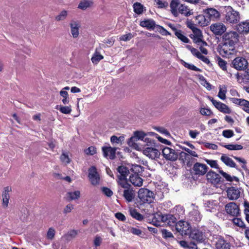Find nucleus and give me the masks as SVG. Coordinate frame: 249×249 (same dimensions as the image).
Wrapping results in <instances>:
<instances>
[{
    "mask_svg": "<svg viewBox=\"0 0 249 249\" xmlns=\"http://www.w3.org/2000/svg\"><path fill=\"white\" fill-rule=\"evenodd\" d=\"M148 135L151 136L157 135L154 132L145 133L143 131H135L133 132V135L128 140L127 144L130 147L135 150H141V147L143 145L138 142V141H142L145 144L147 143H153V139L146 137Z\"/></svg>",
    "mask_w": 249,
    "mask_h": 249,
    "instance_id": "f257e3e1",
    "label": "nucleus"
},
{
    "mask_svg": "<svg viewBox=\"0 0 249 249\" xmlns=\"http://www.w3.org/2000/svg\"><path fill=\"white\" fill-rule=\"evenodd\" d=\"M141 150H137L142 152L143 154L152 160L159 159L160 155V152L157 148L156 142L153 140V143H147L141 147Z\"/></svg>",
    "mask_w": 249,
    "mask_h": 249,
    "instance_id": "f03ea898",
    "label": "nucleus"
},
{
    "mask_svg": "<svg viewBox=\"0 0 249 249\" xmlns=\"http://www.w3.org/2000/svg\"><path fill=\"white\" fill-rule=\"evenodd\" d=\"M142 167L139 165H133L132 170L135 173L130 176L129 181L135 186L141 187L142 185L143 179L136 173L142 171Z\"/></svg>",
    "mask_w": 249,
    "mask_h": 249,
    "instance_id": "7ed1b4c3",
    "label": "nucleus"
},
{
    "mask_svg": "<svg viewBox=\"0 0 249 249\" xmlns=\"http://www.w3.org/2000/svg\"><path fill=\"white\" fill-rule=\"evenodd\" d=\"M138 197L142 204H149L154 201L155 196L154 193L145 188H141L138 192Z\"/></svg>",
    "mask_w": 249,
    "mask_h": 249,
    "instance_id": "20e7f679",
    "label": "nucleus"
},
{
    "mask_svg": "<svg viewBox=\"0 0 249 249\" xmlns=\"http://www.w3.org/2000/svg\"><path fill=\"white\" fill-rule=\"evenodd\" d=\"M117 170L119 173L118 175V183L124 188H127L129 185L126 182V177L129 173V170L124 166H120Z\"/></svg>",
    "mask_w": 249,
    "mask_h": 249,
    "instance_id": "39448f33",
    "label": "nucleus"
},
{
    "mask_svg": "<svg viewBox=\"0 0 249 249\" xmlns=\"http://www.w3.org/2000/svg\"><path fill=\"white\" fill-rule=\"evenodd\" d=\"M235 45H229L228 43L223 42V43L218 48V52L223 57H229L236 53Z\"/></svg>",
    "mask_w": 249,
    "mask_h": 249,
    "instance_id": "423d86ee",
    "label": "nucleus"
},
{
    "mask_svg": "<svg viewBox=\"0 0 249 249\" xmlns=\"http://www.w3.org/2000/svg\"><path fill=\"white\" fill-rule=\"evenodd\" d=\"M225 19L230 23H236L239 21L240 17L238 12L234 11L231 7L226 8Z\"/></svg>",
    "mask_w": 249,
    "mask_h": 249,
    "instance_id": "0eeeda50",
    "label": "nucleus"
},
{
    "mask_svg": "<svg viewBox=\"0 0 249 249\" xmlns=\"http://www.w3.org/2000/svg\"><path fill=\"white\" fill-rule=\"evenodd\" d=\"M222 39L229 45H235L239 41V35L235 31L228 32L223 35Z\"/></svg>",
    "mask_w": 249,
    "mask_h": 249,
    "instance_id": "6e6552de",
    "label": "nucleus"
},
{
    "mask_svg": "<svg viewBox=\"0 0 249 249\" xmlns=\"http://www.w3.org/2000/svg\"><path fill=\"white\" fill-rule=\"evenodd\" d=\"M176 229L182 235H189L192 230L190 224L183 220H180L176 224Z\"/></svg>",
    "mask_w": 249,
    "mask_h": 249,
    "instance_id": "1a4fd4ad",
    "label": "nucleus"
},
{
    "mask_svg": "<svg viewBox=\"0 0 249 249\" xmlns=\"http://www.w3.org/2000/svg\"><path fill=\"white\" fill-rule=\"evenodd\" d=\"M88 177L91 184L97 186L100 184V178L95 166H91L89 169Z\"/></svg>",
    "mask_w": 249,
    "mask_h": 249,
    "instance_id": "9d476101",
    "label": "nucleus"
},
{
    "mask_svg": "<svg viewBox=\"0 0 249 249\" xmlns=\"http://www.w3.org/2000/svg\"><path fill=\"white\" fill-rule=\"evenodd\" d=\"M162 153L163 157L167 160L175 161L178 157V154L176 151L168 147L162 149Z\"/></svg>",
    "mask_w": 249,
    "mask_h": 249,
    "instance_id": "9b49d317",
    "label": "nucleus"
},
{
    "mask_svg": "<svg viewBox=\"0 0 249 249\" xmlns=\"http://www.w3.org/2000/svg\"><path fill=\"white\" fill-rule=\"evenodd\" d=\"M208 169V167L206 164L199 162L195 163L192 168L193 173L198 176L204 175L207 172Z\"/></svg>",
    "mask_w": 249,
    "mask_h": 249,
    "instance_id": "f8f14e48",
    "label": "nucleus"
},
{
    "mask_svg": "<svg viewBox=\"0 0 249 249\" xmlns=\"http://www.w3.org/2000/svg\"><path fill=\"white\" fill-rule=\"evenodd\" d=\"M210 30L216 36H221L227 30L226 26L221 22L213 23L210 27Z\"/></svg>",
    "mask_w": 249,
    "mask_h": 249,
    "instance_id": "ddd939ff",
    "label": "nucleus"
},
{
    "mask_svg": "<svg viewBox=\"0 0 249 249\" xmlns=\"http://www.w3.org/2000/svg\"><path fill=\"white\" fill-rule=\"evenodd\" d=\"M208 98L212 102L213 106L220 112L226 113L230 114L231 113V109L228 107V106L220 102L214 100L213 98L208 96Z\"/></svg>",
    "mask_w": 249,
    "mask_h": 249,
    "instance_id": "4468645a",
    "label": "nucleus"
},
{
    "mask_svg": "<svg viewBox=\"0 0 249 249\" xmlns=\"http://www.w3.org/2000/svg\"><path fill=\"white\" fill-rule=\"evenodd\" d=\"M242 190L241 188L235 187H229L227 190V197L231 200H237L242 194Z\"/></svg>",
    "mask_w": 249,
    "mask_h": 249,
    "instance_id": "2eb2a0df",
    "label": "nucleus"
},
{
    "mask_svg": "<svg viewBox=\"0 0 249 249\" xmlns=\"http://www.w3.org/2000/svg\"><path fill=\"white\" fill-rule=\"evenodd\" d=\"M190 37L193 39L194 42L198 45H200V44L203 45H207V43L203 40V36L201 31L198 28L193 29V34L190 36Z\"/></svg>",
    "mask_w": 249,
    "mask_h": 249,
    "instance_id": "dca6fc26",
    "label": "nucleus"
},
{
    "mask_svg": "<svg viewBox=\"0 0 249 249\" xmlns=\"http://www.w3.org/2000/svg\"><path fill=\"white\" fill-rule=\"evenodd\" d=\"M227 213L233 216H237L240 214L239 206L234 202H230L225 206Z\"/></svg>",
    "mask_w": 249,
    "mask_h": 249,
    "instance_id": "f3484780",
    "label": "nucleus"
},
{
    "mask_svg": "<svg viewBox=\"0 0 249 249\" xmlns=\"http://www.w3.org/2000/svg\"><path fill=\"white\" fill-rule=\"evenodd\" d=\"M233 67L237 70H242L246 69L248 66L247 60L243 57L235 58L232 63Z\"/></svg>",
    "mask_w": 249,
    "mask_h": 249,
    "instance_id": "a211bd4d",
    "label": "nucleus"
},
{
    "mask_svg": "<svg viewBox=\"0 0 249 249\" xmlns=\"http://www.w3.org/2000/svg\"><path fill=\"white\" fill-rule=\"evenodd\" d=\"M189 235L190 238L198 242L201 243L204 240L203 232L198 229L191 230Z\"/></svg>",
    "mask_w": 249,
    "mask_h": 249,
    "instance_id": "6ab92c4d",
    "label": "nucleus"
},
{
    "mask_svg": "<svg viewBox=\"0 0 249 249\" xmlns=\"http://www.w3.org/2000/svg\"><path fill=\"white\" fill-rule=\"evenodd\" d=\"M104 156L109 159H114L115 157V153L117 148L111 146H103L102 148Z\"/></svg>",
    "mask_w": 249,
    "mask_h": 249,
    "instance_id": "aec40b11",
    "label": "nucleus"
},
{
    "mask_svg": "<svg viewBox=\"0 0 249 249\" xmlns=\"http://www.w3.org/2000/svg\"><path fill=\"white\" fill-rule=\"evenodd\" d=\"M163 223L170 226L174 225L176 222V218L172 214H164L159 215Z\"/></svg>",
    "mask_w": 249,
    "mask_h": 249,
    "instance_id": "412c9836",
    "label": "nucleus"
},
{
    "mask_svg": "<svg viewBox=\"0 0 249 249\" xmlns=\"http://www.w3.org/2000/svg\"><path fill=\"white\" fill-rule=\"evenodd\" d=\"M71 33L73 38H77L79 34V30L80 28L79 23L74 20H72L70 24Z\"/></svg>",
    "mask_w": 249,
    "mask_h": 249,
    "instance_id": "4be33fe9",
    "label": "nucleus"
},
{
    "mask_svg": "<svg viewBox=\"0 0 249 249\" xmlns=\"http://www.w3.org/2000/svg\"><path fill=\"white\" fill-rule=\"evenodd\" d=\"M206 176L207 179L212 184H217L220 181V176L213 171H209Z\"/></svg>",
    "mask_w": 249,
    "mask_h": 249,
    "instance_id": "5701e85b",
    "label": "nucleus"
},
{
    "mask_svg": "<svg viewBox=\"0 0 249 249\" xmlns=\"http://www.w3.org/2000/svg\"><path fill=\"white\" fill-rule=\"evenodd\" d=\"M140 25L148 30H154L155 27L157 26L155 21L152 19H148L142 21L140 23Z\"/></svg>",
    "mask_w": 249,
    "mask_h": 249,
    "instance_id": "b1692460",
    "label": "nucleus"
},
{
    "mask_svg": "<svg viewBox=\"0 0 249 249\" xmlns=\"http://www.w3.org/2000/svg\"><path fill=\"white\" fill-rule=\"evenodd\" d=\"M215 249H230V243L223 238H219L215 243Z\"/></svg>",
    "mask_w": 249,
    "mask_h": 249,
    "instance_id": "393cba45",
    "label": "nucleus"
},
{
    "mask_svg": "<svg viewBox=\"0 0 249 249\" xmlns=\"http://www.w3.org/2000/svg\"><path fill=\"white\" fill-rule=\"evenodd\" d=\"M237 29L240 33L248 34L249 33V20L242 22L237 26Z\"/></svg>",
    "mask_w": 249,
    "mask_h": 249,
    "instance_id": "a878e982",
    "label": "nucleus"
},
{
    "mask_svg": "<svg viewBox=\"0 0 249 249\" xmlns=\"http://www.w3.org/2000/svg\"><path fill=\"white\" fill-rule=\"evenodd\" d=\"M128 187L129 186L126 188H124L123 196L127 201L131 202L134 198L135 194L134 191L131 189L128 188Z\"/></svg>",
    "mask_w": 249,
    "mask_h": 249,
    "instance_id": "bb28decb",
    "label": "nucleus"
},
{
    "mask_svg": "<svg viewBox=\"0 0 249 249\" xmlns=\"http://www.w3.org/2000/svg\"><path fill=\"white\" fill-rule=\"evenodd\" d=\"M178 10V13H180L185 17H188L193 14V10L190 9L188 6L183 4L179 6Z\"/></svg>",
    "mask_w": 249,
    "mask_h": 249,
    "instance_id": "cd10ccee",
    "label": "nucleus"
},
{
    "mask_svg": "<svg viewBox=\"0 0 249 249\" xmlns=\"http://www.w3.org/2000/svg\"><path fill=\"white\" fill-rule=\"evenodd\" d=\"M68 15L69 11L63 9L55 17L54 19L57 22L64 21L67 18Z\"/></svg>",
    "mask_w": 249,
    "mask_h": 249,
    "instance_id": "c85d7f7f",
    "label": "nucleus"
},
{
    "mask_svg": "<svg viewBox=\"0 0 249 249\" xmlns=\"http://www.w3.org/2000/svg\"><path fill=\"white\" fill-rule=\"evenodd\" d=\"M179 2L177 0H171L170 7L171 8V12L172 14L176 17L178 16V7L179 5Z\"/></svg>",
    "mask_w": 249,
    "mask_h": 249,
    "instance_id": "c756f323",
    "label": "nucleus"
},
{
    "mask_svg": "<svg viewBox=\"0 0 249 249\" xmlns=\"http://www.w3.org/2000/svg\"><path fill=\"white\" fill-rule=\"evenodd\" d=\"M220 160L227 166L231 167H236V164L233 160L225 154L222 155Z\"/></svg>",
    "mask_w": 249,
    "mask_h": 249,
    "instance_id": "7c9ffc66",
    "label": "nucleus"
},
{
    "mask_svg": "<svg viewBox=\"0 0 249 249\" xmlns=\"http://www.w3.org/2000/svg\"><path fill=\"white\" fill-rule=\"evenodd\" d=\"M205 13L211 19L217 18L220 16L219 12L213 8H208L206 9Z\"/></svg>",
    "mask_w": 249,
    "mask_h": 249,
    "instance_id": "2f4dec72",
    "label": "nucleus"
},
{
    "mask_svg": "<svg viewBox=\"0 0 249 249\" xmlns=\"http://www.w3.org/2000/svg\"><path fill=\"white\" fill-rule=\"evenodd\" d=\"M67 197L69 201L78 199L80 197V192L79 191L68 192Z\"/></svg>",
    "mask_w": 249,
    "mask_h": 249,
    "instance_id": "473e14b6",
    "label": "nucleus"
},
{
    "mask_svg": "<svg viewBox=\"0 0 249 249\" xmlns=\"http://www.w3.org/2000/svg\"><path fill=\"white\" fill-rule=\"evenodd\" d=\"M103 58L104 56L96 49L91 58V60L93 64H97Z\"/></svg>",
    "mask_w": 249,
    "mask_h": 249,
    "instance_id": "72a5a7b5",
    "label": "nucleus"
},
{
    "mask_svg": "<svg viewBox=\"0 0 249 249\" xmlns=\"http://www.w3.org/2000/svg\"><path fill=\"white\" fill-rule=\"evenodd\" d=\"M190 214L193 216L192 219L196 221H199L201 218V216L198 210L197 207H195L190 213Z\"/></svg>",
    "mask_w": 249,
    "mask_h": 249,
    "instance_id": "f704fd0d",
    "label": "nucleus"
},
{
    "mask_svg": "<svg viewBox=\"0 0 249 249\" xmlns=\"http://www.w3.org/2000/svg\"><path fill=\"white\" fill-rule=\"evenodd\" d=\"M56 109L59 110V111L65 114H70L71 112V106H56Z\"/></svg>",
    "mask_w": 249,
    "mask_h": 249,
    "instance_id": "c9c22d12",
    "label": "nucleus"
},
{
    "mask_svg": "<svg viewBox=\"0 0 249 249\" xmlns=\"http://www.w3.org/2000/svg\"><path fill=\"white\" fill-rule=\"evenodd\" d=\"M92 5V2L91 1L89 0H83L79 3L78 8L82 10H85L90 7Z\"/></svg>",
    "mask_w": 249,
    "mask_h": 249,
    "instance_id": "e433bc0d",
    "label": "nucleus"
},
{
    "mask_svg": "<svg viewBox=\"0 0 249 249\" xmlns=\"http://www.w3.org/2000/svg\"><path fill=\"white\" fill-rule=\"evenodd\" d=\"M134 11L137 14L140 15L142 13L144 9L143 6L139 2H135L133 4Z\"/></svg>",
    "mask_w": 249,
    "mask_h": 249,
    "instance_id": "4c0bfd02",
    "label": "nucleus"
},
{
    "mask_svg": "<svg viewBox=\"0 0 249 249\" xmlns=\"http://www.w3.org/2000/svg\"><path fill=\"white\" fill-rule=\"evenodd\" d=\"M175 35L179 39L184 43H188L189 41V39L184 35L181 30H179L178 31H176Z\"/></svg>",
    "mask_w": 249,
    "mask_h": 249,
    "instance_id": "58836bf2",
    "label": "nucleus"
},
{
    "mask_svg": "<svg viewBox=\"0 0 249 249\" xmlns=\"http://www.w3.org/2000/svg\"><path fill=\"white\" fill-rule=\"evenodd\" d=\"M130 213L132 217L138 220L141 221L143 219V216L135 209H131Z\"/></svg>",
    "mask_w": 249,
    "mask_h": 249,
    "instance_id": "ea45409f",
    "label": "nucleus"
},
{
    "mask_svg": "<svg viewBox=\"0 0 249 249\" xmlns=\"http://www.w3.org/2000/svg\"><path fill=\"white\" fill-rule=\"evenodd\" d=\"M180 62L182 65H183L185 68H187L188 69L193 70L196 71H200V69L197 68L193 64L187 63L182 59L180 60Z\"/></svg>",
    "mask_w": 249,
    "mask_h": 249,
    "instance_id": "a19ab883",
    "label": "nucleus"
},
{
    "mask_svg": "<svg viewBox=\"0 0 249 249\" xmlns=\"http://www.w3.org/2000/svg\"><path fill=\"white\" fill-rule=\"evenodd\" d=\"M219 173L223 176V177H224L227 181H235L236 182H238L239 181V179L237 177L233 176L231 177L230 175L228 174L226 172H224L223 171H220Z\"/></svg>",
    "mask_w": 249,
    "mask_h": 249,
    "instance_id": "79ce46f5",
    "label": "nucleus"
},
{
    "mask_svg": "<svg viewBox=\"0 0 249 249\" xmlns=\"http://www.w3.org/2000/svg\"><path fill=\"white\" fill-rule=\"evenodd\" d=\"M219 91L218 94V97L222 100L226 99V93L227 88L225 86H220L219 87Z\"/></svg>",
    "mask_w": 249,
    "mask_h": 249,
    "instance_id": "37998d69",
    "label": "nucleus"
},
{
    "mask_svg": "<svg viewBox=\"0 0 249 249\" xmlns=\"http://www.w3.org/2000/svg\"><path fill=\"white\" fill-rule=\"evenodd\" d=\"M124 137L123 136L117 137L116 136H112L110 138V142L113 144H116L121 145L122 144V142L124 141Z\"/></svg>",
    "mask_w": 249,
    "mask_h": 249,
    "instance_id": "c03bdc74",
    "label": "nucleus"
},
{
    "mask_svg": "<svg viewBox=\"0 0 249 249\" xmlns=\"http://www.w3.org/2000/svg\"><path fill=\"white\" fill-rule=\"evenodd\" d=\"M216 62L219 67L224 71H227V62L220 57L216 58Z\"/></svg>",
    "mask_w": 249,
    "mask_h": 249,
    "instance_id": "a18cd8bd",
    "label": "nucleus"
},
{
    "mask_svg": "<svg viewBox=\"0 0 249 249\" xmlns=\"http://www.w3.org/2000/svg\"><path fill=\"white\" fill-rule=\"evenodd\" d=\"M196 22L201 26H205L207 25V22L205 18L203 15H199L196 17Z\"/></svg>",
    "mask_w": 249,
    "mask_h": 249,
    "instance_id": "49530a36",
    "label": "nucleus"
},
{
    "mask_svg": "<svg viewBox=\"0 0 249 249\" xmlns=\"http://www.w3.org/2000/svg\"><path fill=\"white\" fill-rule=\"evenodd\" d=\"M216 205L213 202L208 201L205 203V208L207 211L214 212L215 210Z\"/></svg>",
    "mask_w": 249,
    "mask_h": 249,
    "instance_id": "de8ad7c7",
    "label": "nucleus"
},
{
    "mask_svg": "<svg viewBox=\"0 0 249 249\" xmlns=\"http://www.w3.org/2000/svg\"><path fill=\"white\" fill-rule=\"evenodd\" d=\"M223 146L226 149L230 150H239L243 149V146L240 144H227Z\"/></svg>",
    "mask_w": 249,
    "mask_h": 249,
    "instance_id": "09e8293b",
    "label": "nucleus"
},
{
    "mask_svg": "<svg viewBox=\"0 0 249 249\" xmlns=\"http://www.w3.org/2000/svg\"><path fill=\"white\" fill-rule=\"evenodd\" d=\"M179 147L182 150H184L187 154H188L189 156H191L194 157H198V156L197 154L195 151H193L191 149L186 148L184 146L180 145Z\"/></svg>",
    "mask_w": 249,
    "mask_h": 249,
    "instance_id": "8fccbe9b",
    "label": "nucleus"
},
{
    "mask_svg": "<svg viewBox=\"0 0 249 249\" xmlns=\"http://www.w3.org/2000/svg\"><path fill=\"white\" fill-rule=\"evenodd\" d=\"M60 160L62 162L67 164L71 162V160L68 154L63 152L60 156Z\"/></svg>",
    "mask_w": 249,
    "mask_h": 249,
    "instance_id": "3c124183",
    "label": "nucleus"
},
{
    "mask_svg": "<svg viewBox=\"0 0 249 249\" xmlns=\"http://www.w3.org/2000/svg\"><path fill=\"white\" fill-rule=\"evenodd\" d=\"M186 48L191 51V53L197 58L199 57L201 53L196 48H193L190 45H187Z\"/></svg>",
    "mask_w": 249,
    "mask_h": 249,
    "instance_id": "603ef678",
    "label": "nucleus"
},
{
    "mask_svg": "<svg viewBox=\"0 0 249 249\" xmlns=\"http://www.w3.org/2000/svg\"><path fill=\"white\" fill-rule=\"evenodd\" d=\"M233 224L240 228H243L245 225L244 222L240 219L238 218H234L232 220Z\"/></svg>",
    "mask_w": 249,
    "mask_h": 249,
    "instance_id": "864d4df0",
    "label": "nucleus"
},
{
    "mask_svg": "<svg viewBox=\"0 0 249 249\" xmlns=\"http://www.w3.org/2000/svg\"><path fill=\"white\" fill-rule=\"evenodd\" d=\"M55 233V231L53 228H49L47 233V238L48 239L52 240L54 237Z\"/></svg>",
    "mask_w": 249,
    "mask_h": 249,
    "instance_id": "5fc2aeb1",
    "label": "nucleus"
},
{
    "mask_svg": "<svg viewBox=\"0 0 249 249\" xmlns=\"http://www.w3.org/2000/svg\"><path fill=\"white\" fill-rule=\"evenodd\" d=\"M205 161L209 164L212 168H218V165L217 161L215 160H212L209 159H205Z\"/></svg>",
    "mask_w": 249,
    "mask_h": 249,
    "instance_id": "6e6d98bb",
    "label": "nucleus"
},
{
    "mask_svg": "<svg viewBox=\"0 0 249 249\" xmlns=\"http://www.w3.org/2000/svg\"><path fill=\"white\" fill-rule=\"evenodd\" d=\"M222 135L225 138H230L234 135V133L231 130H225L223 131Z\"/></svg>",
    "mask_w": 249,
    "mask_h": 249,
    "instance_id": "4d7b16f0",
    "label": "nucleus"
},
{
    "mask_svg": "<svg viewBox=\"0 0 249 249\" xmlns=\"http://www.w3.org/2000/svg\"><path fill=\"white\" fill-rule=\"evenodd\" d=\"M101 190L103 193L108 197L111 196L113 195L112 191L107 187H103L101 188Z\"/></svg>",
    "mask_w": 249,
    "mask_h": 249,
    "instance_id": "13d9d810",
    "label": "nucleus"
},
{
    "mask_svg": "<svg viewBox=\"0 0 249 249\" xmlns=\"http://www.w3.org/2000/svg\"><path fill=\"white\" fill-rule=\"evenodd\" d=\"M129 231L131 233L134 235L142 237L141 235L142 234V231L139 229L132 227L130 229Z\"/></svg>",
    "mask_w": 249,
    "mask_h": 249,
    "instance_id": "bf43d9fd",
    "label": "nucleus"
},
{
    "mask_svg": "<svg viewBox=\"0 0 249 249\" xmlns=\"http://www.w3.org/2000/svg\"><path fill=\"white\" fill-rule=\"evenodd\" d=\"M161 233L162 237L164 238L174 237L173 234L170 231H169L165 229L161 230Z\"/></svg>",
    "mask_w": 249,
    "mask_h": 249,
    "instance_id": "052dcab7",
    "label": "nucleus"
},
{
    "mask_svg": "<svg viewBox=\"0 0 249 249\" xmlns=\"http://www.w3.org/2000/svg\"><path fill=\"white\" fill-rule=\"evenodd\" d=\"M11 190L12 189L10 187L7 186L4 187L2 194V197H10L9 193Z\"/></svg>",
    "mask_w": 249,
    "mask_h": 249,
    "instance_id": "680f3d73",
    "label": "nucleus"
},
{
    "mask_svg": "<svg viewBox=\"0 0 249 249\" xmlns=\"http://www.w3.org/2000/svg\"><path fill=\"white\" fill-rule=\"evenodd\" d=\"M200 113L201 115L205 116H210L213 114L212 111L210 109L206 108H201Z\"/></svg>",
    "mask_w": 249,
    "mask_h": 249,
    "instance_id": "e2e57ef3",
    "label": "nucleus"
},
{
    "mask_svg": "<svg viewBox=\"0 0 249 249\" xmlns=\"http://www.w3.org/2000/svg\"><path fill=\"white\" fill-rule=\"evenodd\" d=\"M133 36L131 33H128L127 34L124 35L120 37V40L124 41H127L130 40L132 37Z\"/></svg>",
    "mask_w": 249,
    "mask_h": 249,
    "instance_id": "0e129e2a",
    "label": "nucleus"
},
{
    "mask_svg": "<svg viewBox=\"0 0 249 249\" xmlns=\"http://www.w3.org/2000/svg\"><path fill=\"white\" fill-rule=\"evenodd\" d=\"M87 155H93L96 153V149L94 147L90 146L84 150Z\"/></svg>",
    "mask_w": 249,
    "mask_h": 249,
    "instance_id": "69168bd1",
    "label": "nucleus"
},
{
    "mask_svg": "<svg viewBox=\"0 0 249 249\" xmlns=\"http://www.w3.org/2000/svg\"><path fill=\"white\" fill-rule=\"evenodd\" d=\"M243 104L241 106L242 107L243 109L246 112L249 113V102L246 100L243 101Z\"/></svg>",
    "mask_w": 249,
    "mask_h": 249,
    "instance_id": "338daca9",
    "label": "nucleus"
},
{
    "mask_svg": "<svg viewBox=\"0 0 249 249\" xmlns=\"http://www.w3.org/2000/svg\"><path fill=\"white\" fill-rule=\"evenodd\" d=\"M180 157L184 161H189L190 160V156L188 154L185 152H181L180 153Z\"/></svg>",
    "mask_w": 249,
    "mask_h": 249,
    "instance_id": "774afa93",
    "label": "nucleus"
}]
</instances>
